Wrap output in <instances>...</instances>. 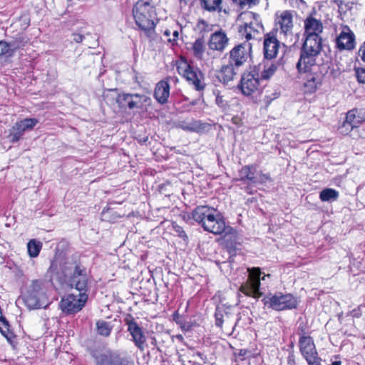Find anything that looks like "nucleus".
Masks as SVG:
<instances>
[{
    "instance_id": "nucleus-53",
    "label": "nucleus",
    "mask_w": 365,
    "mask_h": 365,
    "mask_svg": "<svg viewBox=\"0 0 365 365\" xmlns=\"http://www.w3.org/2000/svg\"><path fill=\"white\" fill-rule=\"evenodd\" d=\"M247 351L246 349H240L239 352V356H245Z\"/></svg>"
},
{
    "instance_id": "nucleus-4",
    "label": "nucleus",
    "mask_w": 365,
    "mask_h": 365,
    "mask_svg": "<svg viewBox=\"0 0 365 365\" xmlns=\"http://www.w3.org/2000/svg\"><path fill=\"white\" fill-rule=\"evenodd\" d=\"M262 301L264 306L278 312L296 309L298 305L297 297L292 294H284L281 292L269 293Z\"/></svg>"
},
{
    "instance_id": "nucleus-32",
    "label": "nucleus",
    "mask_w": 365,
    "mask_h": 365,
    "mask_svg": "<svg viewBox=\"0 0 365 365\" xmlns=\"http://www.w3.org/2000/svg\"><path fill=\"white\" fill-rule=\"evenodd\" d=\"M113 327L110 322L104 320H98L96 322V330L97 333L103 336L107 337L110 336Z\"/></svg>"
},
{
    "instance_id": "nucleus-48",
    "label": "nucleus",
    "mask_w": 365,
    "mask_h": 365,
    "mask_svg": "<svg viewBox=\"0 0 365 365\" xmlns=\"http://www.w3.org/2000/svg\"><path fill=\"white\" fill-rule=\"evenodd\" d=\"M73 41L76 43H81L84 38V36L78 34H73Z\"/></svg>"
},
{
    "instance_id": "nucleus-47",
    "label": "nucleus",
    "mask_w": 365,
    "mask_h": 365,
    "mask_svg": "<svg viewBox=\"0 0 365 365\" xmlns=\"http://www.w3.org/2000/svg\"><path fill=\"white\" fill-rule=\"evenodd\" d=\"M307 361L309 365H321V359L319 356L313 358L310 361L309 359L307 360Z\"/></svg>"
},
{
    "instance_id": "nucleus-5",
    "label": "nucleus",
    "mask_w": 365,
    "mask_h": 365,
    "mask_svg": "<svg viewBox=\"0 0 365 365\" xmlns=\"http://www.w3.org/2000/svg\"><path fill=\"white\" fill-rule=\"evenodd\" d=\"M261 67V63L250 66L242 75L238 88L243 95L250 96L259 90L260 81H262L259 76Z\"/></svg>"
},
{
    "instance_id": "nucleus-41",
    "label": "nucleus",
    "mask_w": 365,
    "mask_h": 365,
    "mask_svg": "<svg viewBox=\"0 0 365 365\" xmlns=\"http://www.w3.org/2000/svg\"><path fill=\"white\" fill-rule=\"evenodd\" d=\"M307 331L308 327L307 324L304 322H301L297 327V334H299L300 337L307 336Z\"/></svg>"
},
{
    "instance_id": "nucleus-59",
    "label": "nucleus",
    "mask_w": 365,
    "mask_h": 365,
    "mask_svg": "<svg viewBox=\"0 0 365 365\" xmlns=\"http://www.w3.org/2000/svg\"><path fill=\"white\" fill-rule=\"evenodd\" d=\"M262 178L263 179L269 180V176L267 174H263Z\"/></svg>"
},
{
    "instance_id": "nucleus-8",
    "label": "nucleus",
    "mask_w": 365,
    "mask_h": 365,
    "mask_svg": "<svg viewBox=\"0 0 365 365\" xmlns=\"http://www.w3.org/2000/svg\"><path fill=\"white\" fill-rule=\"evenodd\" d=\"M88 294L79 292L78 294H68L61 298L59 307L66 315H72L80 312L88 300Z\"/></svg>"
},
{
    "instance_id": "nucleus-23",
    "label": "nucleus",
    "mask_w": 365,
    "mask_h": 365,
    "mask_svg": "<svg viewBox=\"0 0 365 365\" xmlns=\"http://www.w3.org/2000/svg\"><path fill=\"white\" fill-rule=\"evenodd\" d=\"M316 57V55L301 50L300 58L297 63V68L299 72L307 73L310 71L312 67L315 66Z\"/></svg>"
},
{
    "instance_id": "nucleus-20",
    "label": "nucleus",
    "mask_w": 365,
    "mask_h": 365,
    "mask_svg": "<svg viewBox=\"0 0 365 365\" xmlns=\"http://www.w3.org/2000/svg\"><path fill=\"white\" fill-rule=\"evenodd\" d=\"M226 34L220 30L213 33L208 41L209 48L214 51H222L228 43Z\"/></svg>"
},
{
    "instance_id": "nucleus-30",
    "label": "nucleus",
    "mask_w": 365,
    "mask_h": 365,
    "mask_svg": "<svg viewBox=\"0 0 365 365\" xmlns=\"http://www.w3.org/2000/svg\"><path fill=\"white\" fill-rule=\"evenodd\" d=\"M339 192L332 188H325L319 193V198L323 202H333L338 199Z\"/></svg>"
},
{
    "instance_id": "nucleus-52",
    "label": "nucleus",
    "mask_w": 365,
    "mask_h": 365,
    "mask_svg": "<svg viewBox=\"0 0 365 365\" xmlns=\"http://www.w3.org/2000/svg\"><path fill=\"white\" fill-rule=\"evenodd\" d=\"M137 140H138V142L139 143L144 144V143H145L148 140V136H145V137H143V138H137Z\"/></svg>"
},
{
    "instance_id": "nucleus-44",
    "label": "nucleus",
    "mask_w": 365,
    "mask_h": 365,
    "mask_svg": "<svg viewBox=\"0 0 365 365\" xmlns=\"http://www.w3.org/2000/svg\"><path fill=\"white\" fill-rule=\"evenodd\" d=\"M9 50V45L4 41H0V56L7 53Z\"/></svg>"
},
{
    "instance_id": "nucleus-28",
    "label": "nucleus",
    "mask_w": 365,
    "mask_h": 365,
    "mask_svg": "<svg viewBox=\"0 0 365 365\" xmlns=\"http://www.w3.org/2000/svg\"><path fill=\"white\" fill-rule=\"evenodd\" d=\"M279 24H280L282 32L284 34H287L291 31L293 24L292 15L289 11H284L282 12L279 20Z\"/></svg>"
},
{
    "instance_id": "nucleus-34",
    "label": "nucleus",
    "mask_w": 365,
    "mask_h": 365,
    "mask_svg": "<svg viewBox=\"0 0 365 365\" xmlns=\"http://www.w3.org/2000/svg\"><path fill=\"white\" fill-rule=\"evenodd\" d=\"M42 247V243L36 240H31L27 245L28 253L30 257H36L38 255Z\"/></svg>"
},
{
    "instance_id": "nucleus-54",
    "label": "nucleus",
    "mask_w": 365,
    "mask_h": 365,
    "mask_svg": "<svg viewBox=\"0 0 365 365\" xmlns=\"http://www.w3.org/2000/svg\"><path fill=\"white\" fill-rule=\"evenodd\" d=\"M195 356H198V357H199L200 359H202V360H204V359H205V358L203 357V356H204V354H202L201 352H199V351L196 352V353L195 354Z\"/></svg>"
},
{
    "instance_id": "nucleus-1",
    "label": "nucleus",
    "mask_w": 365,
    "mask_h": 365,
    "mask_svg": "<svg viewBox=\"0 0 365 365\" xmlns=\"http://www.w3.org/2000/svg\"><path fill=\"white\" fill-rule=\"evenodd\" d=\"M215 209L208 206H197L192 211L193 220L200 224L203 229L215 235L225 233V237L230 233L232 228L226 226L225 220L220 215L216 214Z\"/></svg>"
},
{
    "instance_id": "nucleus-12",
    "label": "nucleus",
    "mask_w": 365,
    "mask_h": 365,
    "mask_svg": "<svg viewBox=\"0 0 365 365\" xmlns=\"http://www.w3.org/2000/svg\"><path fill=\"white\" fill-rule=\"evenodd\" d=\"M251 51L252 45L247 41L235 46L230 51L229 63L239 68L250 58Z\"/></svg>"
},
{
    "instance_id": "nucleus-6",
    "label": "nucleus",
    "mask_w": 365,
    "mask_h": 365,
    "mask_svg": "<svg viewBox=\"0 0 365 365\" xmlns=\"http://www.w3.org/2000/svg\"><path fill=\"white\" fill-rule=\"evenodd\" d=\"M248 272V279L240 286V291L248 297L259 299L263 294L260 291V280L266 279V277H269L270 274H264L261 277L262 272L259 267L249 268Z\"/></svg>"
},
{
    "instance_id": "nucleus-55",
    "label": "nucleus",
    "mask_w": 365,
    "mask_h": 365,
    "mask_svg": "<svg viewBox=\"0 0 365 365\" xmlns=\"http://www.w3.org/2000/svg\"><path fill=\"white\" fill-rule=\"evenodd\" d=\"M178 35H179L178 31H175L173 32V36H174V38H173V41H175V40L178 38Z\"/></svg>"
},
{
    "instance_id": "nucleus-19",
    "label": "nucleus",
    "mask_w": 365,
    "mask_h": 365,
    "mask_svg": "<svg viewBox=\"0 0 365 365\" xmlns=\"http://www.w3.org/2000/svg\"><path fill=\"white\" fill-rule=\"evenodd\" d=\"M354 34L348 26H345L336 38V45L339 49L351 50L354 48Z\"/></svg>"
},
{
    "instance_id": "nucleus-46",
    "label": "nucleus",
    "mask_w": 365,
    "mask_h": 365,
    "mask_svg": "<svg viewBox=\"0 0 365 365\" xmlns=\"http://www.w3.org/2000/svg\"><path fill=\"white\" fill-rule=\"evenodd\" d=\"M279 96V93H274L271 96H267L265 97V102L268 105L274 99L277 98Z\"/></svg>"
},
{
    "instance_id": "nucleus-37",
    "label": "nucleus",
    "mask_w": 365,
    "mask_h": 365,
    "mask_svg": "<svg viewBox=\"0 0 365 365\" xmlns=\"http://www.w3.org/2000/svg\"><path fill=\"white\" fill-rule=\"evenodd\" d=\"M200 121L192 120L187 122L186 120H182L178 123V126L185 130L195 131L199 128Z\"/></svg>"
},
{
    "instance_id": "nucleus-17",
    "label": "nucleus",
    "mask_w": 365,
    "mask_h": 365,
    "mask_svg": "<svg viewBox=\"0 0 365 365\" xmlns=\"http://www.w3.org/2000/svg\"><path fill=\"white\" fill-rule=\"evenodd\" d=\"M301 50L317 56L322 50V38L318 34H307Z\"/></svg>"
},
{
    "instance_id": "nucleus-3",
    "label": "nucleus",
    "mask_w": 365,
    "mask_h": 365,
    "mask_svg": "<svg viewBox=\"0 0 365 365\" xmlns=\"http://www.w3.org/2000/svg\"><path fill=\"white\" fill-rule=\"evenodd\" d=\"M25 305L29 309H40L45 307L47 299L43 288V282L41 280H32L22 294Z\"/></svg>"
},
{
    "instance_id": "nucleus-10",
    "label": "nucleus",
    "mask_w": 365,
    "mask_h": 365,
    "mask_svg": "<svg viewBox=\"0 0 365 365\" xmlns=\"http://www.w3.org/2000/svg\"><path fill=\"white\" fill-rule=\"evenodd\" d=\"M256 168L253 165H247L242 167L238 172V177L235 178L233 181L240 182L239 185L240 188L246 193L252 195L255 192L252 185L257 182L255 173Z\"/></svg>"
},
{
    "instance_id": "nucleus-29",
    "label": "nucleus",
    "mask_w": 365,
    "mask_h": 365,
    "mask_svg": "<svg viewBox=\"0 0 365 365\" xmlns=\"http://www.w3.org/2000/svg\"><path fill=\"white\" fill-rule=\"evenodd\" d=\"M224 234V237H225V247L230 255V258H232L233 256L236 255L237 252L240 250V244L237 243L236 242H234L232 240V237H236L235 231L232 229L230 233L227 234V235L225 237V233Z\"/></svg>"
},
{
    "instance_id": "nucleus-58",
    "label": "nucleus",
    "mask_w": 365,
    "mask_h": 365,
    "mask_svg": "<svg viewBox=\"0 0 365 365\" xmlns=\"http://www.w3.org/2000/svg\"><path fill=\"white\" fill-rule=\"evenodd\" d=\"M329 365H341V361H334L333 363H331V364H329Z\"/></svg>"
},
{
    "instance_id": "nucleus-24",
    "label": "nucleus",
    "mask_w": 365,
    "mask_h": 365,
    "mask_svg": "<svg viewBox=\"0 0 365 365\" xmlns=\"http://www.w3.org/2000/svg\"><path fill=\"white\" fill-rule=\"evenodd\" d=\"M170 96V85L167 81H159L155 88L154 96L156 101L160 104L168 102Z\"/></svg>"
},
{
    "instance_id": "nucleus-25",
    "label": "nucleus",
    "mask_w": 365,
    "mask_h": 365,
    "mask_svg": "<svg viewBox=\"0 0 365 365\" xmlns=\"http://www.w3.org/2000/svg\"><path fill=\"white\" fill-rule=\"evenodd\" d=\"M235 66L229 63L227 65L222 66L220 71L217 73V78L223 84L227 85L233 81L237 74Z\"/></svg>"
},
{
    "instance_id": "nucleus-26",
    "label": "nucleus",
    "mask_w": 365,
    "mask_h": 365,
    "mask_svg": "<svg viewBox=\"0 0 365 365\" xmlns=\"http://www.w3.org/2000/svg\"><path fill=\"white\" fill-rule=\"evenodd\" d=\"M364 121H365V110L355 108L346 113L344 125H349L352 128Z\"/></svg>"
},
{
    "instance_id": "nucleus-39",
    "label": "nucleus",
    "mask_w": 365,
    "mask_h": 365,
    "mask_svg": "<svg viewBox=\"0 0 365 365\" xmlns=\"http://www.w3.org/2000/svg\"><path fill=\"white\" fill-rule=\"evenodd\" d=\"M213 94L215 96V103L220 108H225L227 105V102L224 100V96L218 90H214Z\"/></svg>"
},
{
    "instance_id": "nucleus-9",
    "label": "nucleus",
    "mask_w": 365,
    "mask_h": 365,
    "mask_svg": "<svg viewBox=\"0 0 365 365\" xmlns=\"http://www.w3.org/2000/svg\"><path fill=\"white\" fill-rule=\"evenodd\" d=\"M116 103L121 108H128L132 110L150 106L151 99L144 94L120 93L117 96Z\"/></svg>"
},
{
    "instance_id": "nucleus-14",
    "label": "nucleus",
    "mask_w": 365,
    "mask_h": 365,
    "mask_svg": "<svg viewBox=\"0 0 365 365\" xmlns=\"http://www.w3.org/2000/svg\"><path fill=\"white\" fill-rule=\"evenodd\" d=\"M38 123L36 118H25L16 122L9 130V141L13 143L18 142L26 130H32Z\"/></svg>"
},
{
    "instance_id": "nucleus-31",
    "label": "nucleus",
    "mask_w": 365,
    "mask_h": 365,
    "mask_svg": "<svg viewBox=\"0 0 365 365\" xmlns=\"http://www.w3.org/2000/svg\"><path fill=\"white\" fill-rule=\"evenodd\" d=\"M262 64L261 72L259 76L262 80L269 79L277 69V64L272 63L270 65Z\"/></svg>"
},
{
    "instance_id": "nucleus-15",
    "label": "nucleus",
    "mask_w": 365,
    "mask_h": 365,
    "mask_svg": "<svg viewBox=\"0 0 365 365\" xmlns=\"http://www.w3.org/2000/svg\"><path fill=\"white\" fill-rule=\"evenodd\" d=\"M70 284L79 292L88 291V277L86 268L81 264H76L70 278Z\"/></svg>"
},
{
    "instance_id": "nucleus-18",
    "label": "nucleus",
    "mask_w": 365,
    "mask_h": 365,
    "mask_svg": "<svg viewBox=\"0 0 365 365\" xmlns=\"http://www.w3.org/2000/svg\"><path fill=\"white\" fill-rule=\"evenodd\" d=\"M299 344L300 351L306 361L318 356L314 341L311 336L300 337Z\"/></svg>"
},
{
    "instance_id": "nucleus-45",
    "label": "nucleus",
    "mask_w": 365,
    "mask_h": 365,
    "mask_svg": "<svg viewBox=\"0 0 365 365\" xmlns=\"http://www.w3.org/2000/svg\"><path fill=\"white\" fill-rule=\"evenodd\" d=\"M233 2L243 9L247 5H251L254 3V0H232Z\"/></svg>"
},
{
    "instance_id": "nucleus-35",
    "label": "nucleus",
    "mask_w": 365,
    "mask_h": 365,
    "mask_svg": "<svg viewBox=\"0 0 365 365\" xmlns=\"http://www.w3.org/2000/svg\"><path fill=\"white\" fill-rule=\"evenodd\" d=\"M319 81L317 78L310 74L307 76L306 82L304 83L305 91L312 93L317 90Z\"/></svg>"
},
{
    "instance_id": "nucleus-50",
    "label": "nucleus",
    "mask_w": 365,
    "mask_h": 365,
    "mask_svg": "<svg viewBox=\"0 0 365 365\" xmlns=\"http://www.w3.org/2000/svg\"><path fill=\"white\" fill-rule=\"evenodd\" d=\"M287 362L289 365H295L294 355L291 354L287 358Z\"/></svg>"
},
{
    "instance_id": "nucleus-22",
    "label": "nucleus",
    "mask_w": 365,
    "mask_h": 365,
    "mask_svg": "<svg viewBox=\"0 0 365 365\" xmlns=\"http://www.w3.org/2000/svg\"><path fill=\"white\" fill-rule=\"evenodd\" d=\"M263 31L262 24L258 22L257 19L244 25L240 26L239 28V33L242 36H245L247 40L255 38L256 34H259Z\"/></svg>"
},
{
    "instance_id": "nucleus-51",
    "label": "nucleus",
    "mask_w": 365,
    "mask_h": 365,
    "mask_svg": "<svg viewBox=\"0 0 365 365\" xmlns=\"http://www.w3.org/2000/svg\"><path fill=\"white\" fill-rule=\"evenodd\" d=\"M351 315L352 317H356V318H359L361 317V313L360 312V309H354L352 312H351Z\"/></svg>"
},
{
    "instance_id": "nucleus-38",
    "label": "nucleus",
    "mask_w": 365,
    "mask_h": 365,
    "mask_svg": "<svg viewBox=\"0 0 365 365\" xmlns=\"http://www.w3.org/2000/svg\"><path fill=\"white\" fill-rule=\"evenodd\" d=\"M9 322L6 319L1 315H0V331L1 334L6 338L9 337Z\"/></svg>"
},
{
    "instance_id": "nucleus-49",
    "label": "nucleus",
    "mask_w": 365,
    "mask_h": 365,
    "mask_svg": "<svg viewBox=\"0 0 365 365\" xmlns=\"http://www.w3.org/2000/svg\"><path fill=\"white\" fill-rule=\"evenodd\" d=\"M359 54L361 59L365 62V43L363 46H361L359 51Z\"/></svg>"
},
{
    "instance_id": "nucleus-40",
    "label": "nucleus",
    "mask_w": 365,
    "mask_h": 365,
    "mask_svg": "<svg viewBox=\"0 0 365 365\" xmlns=\"http://www.w3.org/2000/svg\"><path fill=\"white\" fill-rule=\"evenodd\" d=\"M355 75L360 83H365V68H355Z\"/></svg>"
},
{
    "instance_id": "nucleus-43",
    "label": "nucleus",
    "mask_w": 365,
    "mask_h": 365,
    "mask_svg": "<svg viewBox=\"0 0 365 365\" xmlns=\"http://www.w3.org/2000/svg\"><path fill=\"white\" fill-rule=\"evenodd\" d=\"M212 26H210L205 20L200 19L198 21L197 27L200 29V32H206L210 30Z\"/></svg>"
},
{
    "instance_id": "nucleus-11",
    "label": "nucleus",
    "mask_w": 365,
    "mask_h": 365,
    "mask_svg": "<svg viewBox=\"0 0 365 365\" xmlns=\"http://www.w3.org/2000/svg\"><path fill=\"white\" fill-rule=\"evenodd\" d=\"M124 322L128 327V331L131 335L132 341L135 346L140 351H144L146 336L143 328L140 327L130 314L125 318Z\"/></svg>"
},
{
    "instance_id": "nucleus-36",
    "label": "nucleus",
    "mask_w": 365,
    "mask_h": 365,
    "mask_svg": "<svg viewBox=\"0 0 365 365\" xmlns=\"http://www.w3.org/2000/svg\"><path fill=\"white\" fill-rule=\"evenodd\" d=\"M205 41L203 37L196 39L192 45L194 55L197 58H202L205 52Z\"/></svg>"
},
{
    "instance_id": "nucleus-27",
    "label": "nucleus",
    "mask_w": 365,
    "mask_h": 365,
    "mask_svg": "<svg viewBox=\"0 0 365 365\" xmlns=\"http://www.w3.org/2000/svg\"><path fill=\"white\" fill-rule=\"evenodd\" d=\"M305 32L309 34H318L322 32L323 26L320 20L312 16L307 17L304 21Z\"/></svg>"
},
{
    "instance_id": "nucleus-16",
    "label": "nucleus",
    "mask_w": 365,
    "mask_h": 365,
    "mask_svg": "<svg viewBox=\"0 0 365 365\" xmlns=\"http://www.w3.org/2000/svg\"><path fill=\"white\" fill-rule=\"evenodd\" d=\"M280 46V42L273 33L264 35L263 53L265 59L271 60L276 58Z\"/></svg>"
},
{
    "instance_id": "nucleus-13",
    "label": "nucleus",
    "mask_w": 365,
    "mask_h": 365,
    "mask_svg": "<svg viewBox=\"0 0 365 365\" xmlns=\"http://www.w3.org/2000/svg\"><path fill=\"white\" fill-rule=\"evenodd\" d=\"M215 326L222 329L225 323L226 327H230L233 331L240 319V314L235 316L228 308L217 307L215 312Z\"/></svg>"
},
{
    "instance_id": "nucleus-56",
    "label": "nucleus",
    "mask_w": 365,
    "mask_h": 365,
    "mask_svg": "<svg viewBox=\"0 0 365 365\" xmlns=\"http://www.w3.org/2000/svg\"><path fill=\"white\" fill-rule=\"evenodd\" d=\"M151 344L153 346L157 345V340L155 337L151 338Z\"/></svg>"
},
{
    "instance_id": "nucleus-42",
    "label": "nucleus",
    "mask_w": 365,
    "mask_h": 365,
    "mask_svg": "<svg viewBox=\"0 0 365 365\" xmlns=\"http://www.w3.org/2000/svg\"><path fill=\"white\" fill-rule=\"evenodd\" d=\"M174 231L178 234V235L182 238L184 240H187L188 237L185 233V232L183 230L182 227H181L179 225H173Z\"/></svg>"
},
{
    "instance_id": "nucleus-33",
    "label": "nucleus",
    "mask_w": 365,
    "mask_h": 365,
    "mask_svg": "<svg viewBox=\"0 0 365 365\" xmlns=\"http://www.w3.org/2000/svg\"><path fill=\"white\" fill-rule=\"evenodd\" d=\"M201 6L208 11H221L222 0H200Z\"/></svg>"
},
{
    "instance_id": "nucleus-21",
    "label": "nucleus",
    "mask_w": 365,
    "mask_h": 365,
    "mask_svg": "<svg viewBox=\"0 0 365 365\" xmlns=\"http://www.w3.org/2000/svg\"><path fill=\"white\" fill-rule=\"evenodd\" d=\"M183 76L192 83L197 91H202L205 84L202 81V75L200 71H195L190 65H186L183 72Z\"/></svg>"
},
{
    "instance_id": "nucleus-57",
    "label": "nucleus",
    "mask_w": 365,
    "mask_h": 365,
    "mask_svg": "<svg viewBox=\"0 0 365 365\" xmlns=\"http://www.w3.org/2000/svg\"><path fill=\"white\" fill-rule=\"evenodd\" d=\"M55 264H56V262L54 261L51 262V266H50V269H52V270L55 269Z\"/></svg>"
},
{
    "instance_id": "nucleus-61",
    "label": "nucleus",
    "mask_w": 365,
    "mask_h": 365,
    "mask_svg": "<svg viewBox=\"0 0 365 365\" xmlns=\"http://www.w3.org/2000/svg\"><path fill=\"white\" fill-rule=\"evenodd\" d=\"M165 35H167V36H168V35H169V32H168V31H166L165 32Z\"/></svg>"
},
{
    "instance_id": "nucleus-7",
    "label": "nucleus",
    "mask_w": 365,
    "mask_h": 365,
    "mask_svg": "<svg viewBox=\"0 0 365 365\" xmlns=\"http://www.w3.org/2000/svg\"><path fill=\"white\" fill-rule=\"evenodd\" d=\"M91 355L96 365H134L133 361L122 357L118 351L110 349L93 350Z\"/></svg>"
},
{
    "instance_id": "nucleus-2",
    "label": "nucleus",
    "mask_w": 365,
    "mask_h": 365,
    "mask_svg": "<svg viewBox=\"0 0 365 365\" xmlns=\"http://www.w3.org/2000/svg\"><path fill=\"white\" fill-rule=\"evenodd\" d=\"M133 14L138 27L145 31L148 37H152L157 21L153 7L148 2L138 1L133 6Z\"/></svg>"
},
{
    "instance_id": "nucleus-60",
    "label": "nucleus",
    "mask_w": 365,
    "mask_h": 365,
    "mask_svg": "<svg viewBox=\"0 0 365 365\" xmlns=\"http://www.w3.org/2000/svg\"><path fill=\"white\" fill-rule=\"evenodd\" d=\"M168 79L175 80V81H178L177 78H175V77H168Z\"/></svg>"
}]
</instances>
